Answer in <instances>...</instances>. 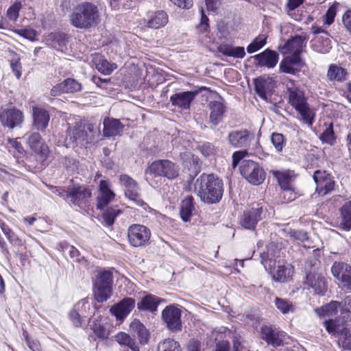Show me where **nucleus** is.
Listing matches in <instances>:
<instances>
[{"mask_svg":"<svg viewBox=\"0 0 351 351\" xmlns=\"http://www.w3.org/2000/svg\"><path fill=\"white\" fill-rule=\"evenodd\" d=\"M320 139L323 142L330 145H332L334 143L335 139L334 136V132L332 123H330L322 132L320 136Z\"/></svg>","mask_w":351,"mask_h":351,"instance_id":"54","label":"nucleus"},{"mask_svg":"<svg viewBox=\"0 0 351 351\" xmlns=\"http://www.w3.org/2000/svg\"><path fill=\"white\" fill-rule=\"evenodd\" d=\"M223 184L213 174H202L195 183V191L200 199L207 204L219 202L223 196Z\"/></svg>","mask_w":351,"mask_h":351,"instance_id":"1","label":"nucleus"},{"mask_svg":"<svg viewBox=\"0 0 351 351\" xmlns=\"http://www.w3.org/2000/svg\"><path fill=\"white\" fill-rule=\"evenodd\" d=\"M342 21L346 29L351 33V10H347L343 14Z\"/></svg>","mask_w":351,"mask_h":351,"instance_id":"64","label":"nucleus"},{"mask_svg":"<svg viewBox=\"0 0 351 351\" xmlns=\"http://www.w3.org/2000/svg\"><path fill=\"white\" fill-rule=\"evenodd\" d=\"M159 351H181L180 343L173 339H165L158 346Z\"/></svg>","mask_w":351,"mask_h":351,"instance_id":"48","label":"nucleus"},{"mask_svg":"<svg viewBox=\"0 0 351 351\" xmlns=\"http://www.w3.org/2000/svg\"><path fill=\"white\" fill-rule=\"evenodd\" d=\"M271 141L277 152H282L286 144L284 136L280 133H273L271 136Z\"/></svg>","mask_w":351,"mask_h":351,"instance_id":"53","label":"nucleus"},{"mask_svg":"<svg viewBox=\"0 0 351 351\" xmlns=\"http://www.w3.org/2000/svg\"><path fill=\"white\" fill-rule=\"evenodd\" d=\"M288 93L290 105L300 114L301 120L308 126H311L314 121L315 113L309 108L304 92L298 88H289Z\"/></svg>","mask_w":351,"mask_h":351,"instance_id":"3","label":"nucleus"},{"mask_svg":"<svg viewBox=\"0 0 351 351\" xmlns=\"http://www.w3.org/2000/svg\"><path fill=\"white\" fill-rule=\"evenodd\" d=\"M183 165L193 173H197L200 169L199 159L190 152L180 154Z\"/></svg>","mask_w":351,"mask_h":351,"instance_id":"32","label":"nucleus"},{"mask_svg":"<svg viewBox=\"0 0 351 351\" xmlns=\"http://www.w3.org/2000/svg\"><path fill=\"white\" fill-rule=\"evenodd\" d=\"M333 276L341 282L343 289L351 291V266L343 262H335L331 267Z\"/></svg>","mask_w":351,"mask_h":351,"instance_id":"10","label":"nucleus"},{"mask_svg":"<svg viewBox=\"0 0 351 351\" xmlns=\"http://www.w3.org/2000/svg\"><path fill=\"white\" fill-rule=\"evenodd\" d=\"M247 155V150L237 151L232 154V167L235 168L239 162Z\"/></svg>","mask_w":351,"mask_h":351,"instance_id":"61","label":"nucleus"},{"mask_svg":"<svg viewBox=\"0 0 351 351\" xmlns=\"http://www.w3.org/2000/svg\"><path fill=\"white\" fill-rule=\"evenodd\" d=\"M1 230L11 243L17 244L19 242L18 236L8 226L3 224Z\"/></svg>","mask_w":351,"mask_h":351,"instance_id":"57","label":"nucleus"},{"mask_svg":"<svg viewBox=\"0 0 351 351\" xmlns=\"http://www.w3.org/2000/svg\"><path fill=\"white\" fill-rule=\"evenodd\" d=\"M68 252L70 255V257L73 258L74 261L81 263L82 261L84 260L83 256H80V252L77 248H75L73 245H69L66 247Z\"/></svg>","mask_w":351,"mask_h":351,"instance_id":"63","label":"nucleus"},{"mask_svg":"<svg viewBox=\"0 0 351 351\" xmlns=\"http://www.w3.org/2000/svg\"><path fill=\"white\" fill-rule=\"evenodd\" d=\"M14 32L30 40H35L37 36L36 32L32 28L17 29L14 30Z\"/></svg>","mask_w":351,"mask_h":351,"instance_id":"56","label":"nucleus"},{"mask_svg":"<svg viewBox=\"0 0 351 351\" xmlns=\"http://www.w3.org/2000/svg\"><path fill=\"white\" fill-rule=\"evenodd\" d=\"M276 308L282 313L288 314L289 313H293L295 308L293 303L287 299L280 298H276L274 300Z\"/></svg>","mask_w":351,"mask_h":351,"instance_id":"40","label":"nucleus"},{"mask_svg":"<svg viewBox=\"0 0 351 351\" xmlns=\"http://www.w3.org/2000/svg\"><path fill=\"white\" fill-rule=\"evenodd\" d=\"M193 210V198L192 196H187L182 201L180 205V214L182 219L184 221H190Z\"/></svg>","mask_w":351,"mask_h":351,"instance_id":"36","label":"nucleus"},{"mask_svg":"<svg viewBox=\"0 0 351 351\" xmlns=\"http://www.w3.org/2000/svg\"><path fill=\"white\" fill-rule=\"evenodd\" d=\"M115 341L122 346H125L130 348L132 351H140L138 346L134 339L125 332H119L114 337Z\"/></svg>","mask_w":351,"mask_h":351,"instance_id":"39","label":"nucleus"},{"mask_svg":"<svg viewBox=\"0 0 351 351\" xmlns=\"http://www.w3.org/2000/svg\"><path fill=\"white\" fill-rule=\"evenodd\" d=\"M65 93H74L82 90V84L73 78H68L62 82Z\"/></svg>","mask_w":351,"mask_h":351,"instance_id":"46","label":"nucleus"},{"mask_svg":"<svg viewBox=\"0 0 351 351\" xmlns=\"http://www.w3.org/2000/svg\"><path fill=\"white\" fill-rule=\"evenodd\" d=\"M340 306L341 307V303L337 301H332L327 305L323 306L322 311L326 315L332 316L337 314V310Z\"/></svg>","mask_w":351,"mask_h":351,"instance_id":"55","label":"nucleus"},{"mask_svg":"<svg viewBox=\"0 0 351 351\" xmlns=\"http://www.w3.org/2000/svg\"><path fill=\"white\" fill-rule=\"evenodd\" d=\"M96 69L104 75H110L117 69L115 64H111L100 55H96L93 60Z\"/></svg>","mask_w":351,"mask_h":351,"instance_id":"35","label":"nucleus"},{"mask_svg":"<svg viewBox=\"0 0 351 351\" xmlns=\"http://www.w3.org/2000/svg\"><path fill=\"white\" fill-rule=\"evenodd\" d=\"M112 273L105 270L99 273L93 284V295L97 302L103 303L112 295Z\"/></svg>","mask_w":351,"mask_h":351,"instance_id":"4","label":"nucleus"},{"mask_svg":"<svg viewBox=\"0 0 351 351\" xmlns=\"http://www.w3.org/2000/svg\"><path fill=\"white\" fill-rule=\"evenodd\" d=\"M255 90L258 97L268 101L274 88L273 79L267 76H262L254 80Z\"/></svg>","mask_w":351,"mask_h":351,"instance_id":"21","label":"nucleus"},{"mask_svg":"<svg viewBox=\"0 0 351 351\" xmlns=\"http://www.w3.org/2000/svg\"><path fill=\"white\" fill-rule=\"evenodd\" d=\"M151 232L149 229L141 224H132L128 230V239L133 247L145 245L149 240Z\"/></svg>","mask_w":351,"mask_h":351,"instance_id":"8","label":"nucleus"},{"mask_svg":"<svg viewBox=\"0 0 351 351\" xmlns=\"http://www.w3.org/2000/svg\"><path fill=\"white\" fill-rule=\"evenodd\" d=\"M33 124L40 131H44L48 126L50 116L48 112L40 107L34 106L32 108Z\"/></svg>","mask_w":351,"mask_h":351,"instance_id":"26","label":"nucleus"},{"mask_svg":"<svg viewBox=\"0 0 351 351\" xmlns=\"http://www.w3.org/2000/svg\"><path fill=\"white\" fill-rule=\"evenodd\" d=\"M145 21L148 27L159 29L167 24L169 18L165 11L158 10L149 12L147 15V19Z\"/></svg>","mask_w":351,"mask_h":351,"instance_id":"25","label":"nucleus"},{"mask_svg":"<svg viewBox=\"0 0 351 351\" xmlns=\"http://www.w3.org/2000/svg\"><path fill=\"white\" fill-rule=\"evenodd\" d=\"M119 183L123 187L125 196L136 206L145 208L147 204L143 200L138 182L127 174L119 176Z\"/></svg>","mask_w":351,"mask_h":351,"instance_id":"7","label":"nucleus"},{"mask_svg":"<svg viewBox=\"0 0 351 351\" xmlns=\"http://www.w3.org/2000/svg\"><path fill=\"white\" fill-rule=\"evenodd\" d=\"M261 337L274 347L282 346L288 339L287 334L271 326H264L261 329Z\"/></svg>","mask_w":351,"mask_h":351,"instance_id":"12","label":"nucleus"},{"mask_svg":"<svg viewBox=\"0 0 351 351\" xmlns=\"http://www.w3.org/2000/svg\"><path fill=\"white\" fill-rule=\"evenodd\" d=\"M304 0H287V12L289 16L293 18L295 21L300 20V15H296L294 11L301 5Z\"/></svg>","mask_w":351,"mask_h":351,"instance_id":"51","label":"nucleus"},{"mask_svg":"<svg viewBox=\"0 0 351 351\" xmlns=\"http://www.w3.org/2000/svg\"><path fill=\"white\" fill-rule=\"evenodd\" d=\"M263 208L257 206L243 213L240 218V224L242 227L248 230H254L257 223L261 219Z\"/></svg>","mask_w":351,"mask_h":351,"instance_id":"22","label":"nucleus"},{"mask_svg":"<svg viewBox=\"0 0 351 351\" xmlns=\"http://www.w3.org/2000/svg\"><path fill=\"white\" fill-rule=\"evenodd\" d=\"M130 328L132 332L136 335L141 344H145L148 342L149 337V332L139 320H133L130 325Z\"/></svg>","mask_w":351,"mask_h":351,"instance_id":"31","label":"nucleus"},{"mask_svg":"<svg viewBox=\"0 0 351 351\" xmlns=\"http://www.w3.org/2000/svg\"><path fill=\"white\" fill-rule=\"evenodd\" d=\"M338 344L344 350H351V334L346 328L340 333Z\"/></svg>","mask_w":351,"mask_h":351,"instance_id":"50","label":"nucleus"},{"mask_svg":"<svg viewBox=\"0 0 351 351\" xmlns=\"http://www.w3.org/2000/svg\"><path fill=\"white\" fill-rule=\"evenodd\" d=\"M145 173L153 178L165 177L173 180L179 175V167L169 160H157L149 165Z\"/></svg>","mask_w":351,"mask_h":351,"instance_id":"5","label":"nucleus"},{"mask_svg":"<svg viewBox=\"0 0 351 351\" xmlns=\"http://www.w3.org/2000/svg\"><path fill=\"white\" fill-rule=\"evenodd\" d=\"M86 130H88L90 134L88 136L90 140L94 138L95 136H98L100 134L99 124H97V123H88L86 125Z\"/></svg>","mask_w":351,"mask_h":351,"instance_id":"60","label":"nucleus"},{"mask_svg":"<svg viewBox=\"0 0 351 351\" xmlns=\"http://www.w3.org/2000/svg\"><path fill=\"white\" fill-rule=\"evenodd\" d=\"M91 191L84 186H74L69 189L66 197L71 202L80 208L85 206L91 197Z\"/></svg>","mask_w":351,"mask_h":351,"instance_id":"15","label":"nucleus"},{"mask_svg":"<svg viewBox=\"0 0 351 351\" xmlns=\"http://www.w3.org/2000/svg\"><path fill=\"white\" fill-rule=\"evenodd\" d=\"M287 236L293 241L300 242H304L308 239L307 232L302 230H289Z\"/></svg>","mask_w":351,"mask_h":351,"instance_id":"52","label":"nucleus"},{"mask_svg":"<svg viewBox=\"0 0 351 351\" xmlns=\"http://www.w3.org/2000/svg\"><path fill=\"white\" fill-rule=\"evenodd\" d=\"M346 75L347 71L346 69L335 64L329 66L327 72V77L331 82H343L346 80Z\"/></svg>","mask_w":351,"mask_h":351,"instance_id":"37","label":"nucleus"},{"mask_svg":"<svg viewBox=\"0 0 351 351\" xmlns=\"http://www.w3.org/2000/svg\"><path fill=\"white\" fill-rule=\"evenodd\" d=\"M121 213V210L117 207L108 208L102 215L104 225L111 226L114 223L115 218Z\"/></svg>","mask_w":351,"mask_h":351,"instance_id":"42","label":"nucleus"},{"mask_svg":"<svg viewBox=\"0 0 351 351\" xmlns=\"http://www.w3.org/2000/svg\"><path fill=\"white\" fill-rule=\"evenodd\" d=\"M339 227L346 231L351 229V202H346L341 208Z\"/></svg>","mask_w":351,"mask_h":351,"instance_id":"34","label":"nucleus"},{"mask_svg":"<svg viewBox=\"0 0 351 351\" xmlns=\"http://www.w3.org/2000/svg\"><path fill=\"white\" fill-rule=\"evenodd\" d=\"M341 304L343 322L351 321V295L346 297Z\"/></svg>","mask_w":351,"mask_h":351,"instance_id":"49","label":"nucleus"},{"mask_svg":"<svg viewBox=\"0 0 351 351\" xmlns=\"http://www.w3.org/2000/svg\"><path fill=\"white\" fill-rule=\"evenodd\" d=\"M240 172L242 176L254 185L261 184L265 179V172L257 162L245 160L240 165Z\"/></svg>","mask_w":351,"mask_h":351,"instance_id":"6","label":"nucleus"},{"mask_svg":"<svg viewBox=\"0 0 351 351\" xmlns=\"http://www.w3.org/2000/svg\"><path fill=\"white\" fill-rule=\"evenodd\" d=\"M306 283L317 294L324 295L327 291L326 280L320 274L309 273L306 275Z\"/></svg>","mask_w":351,"mask_h":351,"instance_id":"27","label":"nucleus"},{"mask_svg":"<svg viewBox=\"0 0 351 351\" xmlns=\"http://www.w3.org/2000/svg\"><path fill=\"white\" fill-rule=\"evenodd\" d=\"M267 36L265 34H260L247 47V51L253 53L263 47L267 43Z\"/></svg>","mask_w":351,"mask_h":351,"instance_id":"41","label":"nucleus"},{"mask_svg":"<svg viewBox=\"0 0 351 351\" xmlns=\"http://www.w3.org/2000/svg\"><path fill=\"white\" fill-rule=\"evenodd\" d=\"M10 67L16 78L19 79L21 76V64L18 56H15L11 60Z\"/></svg>","mask_w":351,"mask_h":351,"instance_id":"58","label":"nucleus"},{"mask_svg":"<svg viewBox=\"0 0 351 351\" xmlns=\"http://www.w3.org/2000/svg\"><path fill=\"white\" fill-rule=\"evenodd\" d=\"M23 119L22 112L15 108L7 109L0 112V120L2 124L11 129L21 125Z\"/></svg>","mask_w":351,"mask_h":351,"instance_id":"19","label":"nucleus"},{"mask_svg":"<svg viewBox=\"0 0 351 351\" xmlns=\"http://www.w3.org/2000/svg\"><path fill=\"white\" fill-rule=\"evenodd\" d=\"M50 38H51L52 47L57 50L63 51L67 43L66 35L64 34L56 33L51 34Z\"/></svg>","mask_w":351,"mask_h":351,"instance_id":"43","label":"nucleus"},{"mask_svg":"<svg viewBox=\"0 0 351 351\" xmlns=\"http://www.w3.org/2000/svg\"><path fill=\"white\" fill-rule=\"evenodd\" d=\"M24 138L26 139V142L30 149L37 155L40 156L42 160L47 158L49 154L48 146L44 143L38 132H27Z\"/></svg>","mask_w":351,"mask_h":351,"instance_id":"11","label":"nucleus"},{"mask_svg":"<svg viewBox=\"0 0 351 351\" xmlns=\"http://www.w3.org/2000/svg\"><path fill=\"white\" fill-rule=\"evenodd\" d=\"M257 61L256 64L260 67L274 68L278 63L279 55L273 50L267 49L264 51L254 56Z\"/></svg>","mask_w":351,"mask_h":351,"instance_id":"24","label":"nucleus"},{"mask_svg":"<svg viewBox=\"0 0 351 351\" xmlns=\"http://www.w3.org/2000/svg\"><path fill=\"white\" fill-rule=\"evenodd\" d=\"M21 5L20 3H15L8 10L7 15L9 19L16 21L19 16V13Z\"/></svg>","mask_w":351,"mask_h":351,"instance_id":"59","label":"nucleus"},{"mask_svg":"<svg viewBox=\"0 0 351 351\" xmlns=\"http://www.w3.org/2000/svg\"><path fill=\"white\" fill-rule=\"evenodd\" d=\"M86 308L89 309L88 302L86 299L79 301L69 313V317L73 325L79 327L82 324V316L85 315Z\"/></svg>","mask_w":351,"mask_h":351,"instance_id":"28","label":"nucleus"},{"mask_svg":"<svg viewBox=\"0 0 351 351\" xmlns=\"http://www.w3.org/2000/svg\"><path fill=\"white\" fill-rule=\"evenodd\" d=\"M230 57L234 58H243L245 56V51L243 47H231Z\"/></svg>","mask_w":351,"mask_h":351,"instance_id":"62","label":"nucleus"},{"mask_svg":"<svg viewBox=\"0 0 351 351\" xmlns=\"http://www.w3.org/2000/svg\"><path fill=\"white\" fill-rule=\"evenodd\" d=\"M292 273L293 268L290 265H278L277 269L274 271L272 278L276 282H284L291 277Z\"/></svg>","mask_w":351,"mask_h":351,"instance_id":"38","label":"nucleus"},{"mask_svg":"<svg viewBox=\"0 0 351 351\" xmlns=\"http://www.w3.org/2000/svg\"><path fill=\"white\" fill-rule=\"evenodd\" d=\"M99 10L98 5L89 1L77 5L70 15L71 24L79 29H90L99 22Z\"/></svg>","mask_w":351,"mask_h":351,"instance_id":"2","label":"nucleus"},{"mask_svg":"<svg viewBox=\"0 0 351 351\" xmlns=\"http://www.w3.org/2000/svg\"><path fill=\"white\" fill-rule=\"evenodd\" d=\"M135 304L136 301L134 298L126 297L112 305L110 308V312L116 317L117 320L123 321L132 312Z\"/></svg>","mask_w":351,"mask_h":351,"instance_id":"16","label":"nucleus"},{"mask_svg":"<svg viewBox=\"0 0 351 351\" xmlns=\"http://www.w3.org/2000/svg\"><path fill=\"white\" fill-rule=\"evenodd\" d=\"M115 194L111 189L108 180H101L99 184V194L97 197V208L103 209L114 198Z\"/></svg>","mask_w":351,"mask_h":351,"instance_id":"18","label":"nucleus"},{"mask_svg":"<svg viewBox=\"0 0 351 351\" xmlns=\"http://www.w3.org/2000/svg\"><path fill=\"white\" fill-rule=\"evenodd\" d=\"M197 94V91L179 92L170 97V101L173 106L178 109L189 110Z\"/></svg>","mask_w":351,"mask_h":351,"instance_id":"20","label":"nucleus"},{"mask_svg":"<svg viewBox=\"0 0 351 351\" xmlns=\"http://www.w3.org/2000/svg\"><path fill=\"white\" fill-rule=\"evenodd\" d=\"M274 175L278 180V184L282 189L285 191H289L290 189L291 178L288 173L275 171L274 172Z\"/></svg>","mask_w":351,"mask_h":351,"instance_id":"47","label":"nucleus"},{"mask_svg":"<svg viewBox=\"0 0 351 351\" xmlns=\"http://www.w3.org/2000/svg\"><path fill=\"white\" fill-rule=\"evenodd\" d=\"M254 137L252 133L244 129L231 131L227 139L229 145L234 148H246L250 146Z\"/></svg>","mask_w":351,"mask_h":351,"instance_id":"14","label":"nucleus"},{"mask_svg":"<svg viewBox=\"0 0 351 351\" xmlns=\"http://www.w3.org/2000/svg\"><path fill=\"white\" fill-rule=\"evenodd\" d=\"M313 180L316 184V191L319 195H324L334 189L335 182L326 171H315L313 174Z\"/></svg>","mask_w":351,"mask_h":351,"instance_id":"17","label":"nucleus"},{"mask_svg":"<svg viewBox=\"0 0 351 351\" xmlns=\"http://www.w3.org/2000/svg\"><path fill=\"white\" fill-rule=\"evenodd\" d=\"M306 43L305 37L302 36H295L287 42L285 48L291 53L289 56L291 63L298 64L300 62V53L306 46Z\"/></svg>","mask_w":351,"mask_h":351,"instance_id":"13","label":"nucleus"},{"mask_svg":"<svg viewBox=\"0 0 351 351\" xmlns=\"http://www.w3.org/2000/svg\"><path fill=\"white\" fill-rule=\"evenodd\" d=\"M90 328L97 338L103 340L108 338L109 331L97 320L95 319L93 322Z\"/></svg>","mask_w":351,"mask_h":351,"instance_id":"44","label":"nucleus"},{"mask_svg":"<svg viewBox=\"0 0 351 351\" xmlns=\"http://www.w3.org/2000/svg\"><path fill=\"white\" fill-rule=\"evenodd\" d=\"M343 320L339 324V321L336 319H329L324 322V326L327 331L333 335L341 333L345 328L343 327Z\"/></svg>","mask_w":351,"mask_h":351,"instance_id":"45","label":"nucleus"},{"mask_svg":"<svg viewBox=\"0 0 351 351\" xmlns=\"http://www.w3.org/2000/svg\"><path fill=\"white\" fill-rule=\"evenodd\" d=\"M88 136L86 126L82 123H75L74 125L69 128L66 140L69 143L78 144L85 141Z\"/></svg>","mask_w":351,"mask_h":351,"instance_id":"23","label":"nucleus"},{"mask_svg":"<svg viewBox=\"0 0 351 351\" xmlns=\"http://www.w3.org/2000/svg\"><path fill=\"white\" fill-rule=\"evenodd\" d=\"M103 123V132L106 137L121 135L123 132V125L118 119L107 118Z\"/></svg>","mask_w":351,"mask_h":351,"instance_id":"29","label":"nucleus"},{"mask_svg":"<svg viewBox=\"0 0 351 351\" xmlns=\"http://www.w3.org/2000/svg\"><path fill=\"white\" fill-rule=\"evenodd\" d=\"M209 108L210 110V122L213 125H217L222 121L225 106L221 102L214 101L210 102Z\"/></svg>","mask_w":351,"mask_h":351,"instance_id":"30","label":"nucleus"},{"mask_svg":"<svg viewBox=\"0 0 351 351\" xmlns=\"http://www.w3.org/2000/svg\"><path fill=\"white\" fill-rule=\"evenodd\" d=\"M160 301V300L158 297L148 294L144 296L141 301L137 304V307L140 311L154 312L156 311Z\"/></svg>","mask_w":351,"mask_h":351,"instance_id":"33","label":"nucleus"},{"mask_svg":"<svg viewBox=\"0 0 351 351\" xmlns=\"http://www.w3.org/2000/svg\"><path fill=\"white\" fill-rule=\"evenodd\" d=\"M162 318L169 330L178 332L182 329L181 311L174 305H169L162 312Z\"/></svg>","mask_w":351,"mask_h":351,"instance_id":"9","label":"nucleus"}]
</instances>
